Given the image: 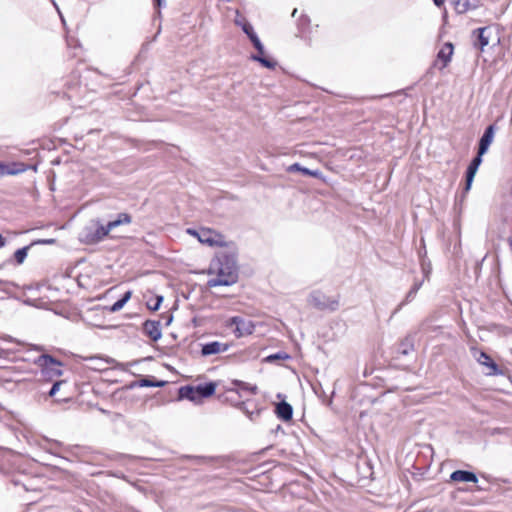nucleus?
<instances>
[{"mask_svg":"<svg viewBox=\"0 0 512 512\" xmlns=\"http://www.w3.org/2000/svg\"><path fill=\"white\" fill-rule=\"evenodd\" d=\"M1 245H2V247L5 245V239L3 237H2Z\"/></svg>","mask_w":512,"mask_h":512,"instance_id":"56","label":"nucleus"},{"mask_svg":"<svg viewBox=\"0 0 512 512\" xmlns=\"http://www.w3.org/2000/svg\"><path fill=\"white\" fill-rule=\"evenodd\" d=\"M310 22L309 18L307 16H301L300 18V25H308Z\"/></svg>","mask_w":512,"mask_h":512,"instance_id":"47","label":"nucleus"},{"mask_svg":"<svg viewBox=\"0 0 512 512\" xmlns=\"http://www.w3.org/2000/svg\"><path fill=\"white\" fill-rule=\"evenodd\" d=\"M454 52V46L451 42H446L437 53V61H441L440 69H444L450 63Z\"/></svg>","mask_w":512,"mask_h":512,"instance_id":"17","label":"nucleus"},{"mask_svg":"<svg viewBox=\"0 0 512 512\" xmlns=\"http://www.w3.org/2000/svg\"><path fill=\"white\" fill-rule=\"evenodd\" d=\"M416 295H417V292H415L414 290L410 289L407 292L404 300L402 302H400L399 305L395 308V310L393 311L392 315H395L396 313H398L402 309V307L404 305L410 303L416 297Z\"/></svg>","mask_w":512,"mask_h":512,"instance_id":"36","label":"nucleus"},{"mask_svg":"<svg viewBox=\"0 0 512 512\" xmlns=\"http://www.w3.org/2000/svg\"><path fill=\"white\" fill-rule=\"evenodd\" d=\"M232 384L237 387L241 391H249L251 394L255 395L258 392V387L256 385H251L242 380H233Z\"/></svg>","mask_w":512,"mask_h":512,"instance_id":"32","label":"nucleus"},{"mask_svg":"<svg viewBox=\"0 0 512 512\" xmlns=\"http://www.w3.org/2000/svg\"><path fill=\"white\" fill-rule=\"evenodd\" d=\"M152 2L153 6L158 10L166 6V0H152ZM158 14L161 15V12L158 11Z\"/></svg>","mask_w":512,"mask_h":512,"instance_id":"42","label":"nucleus"},{"mask_svg":"<svg viewBox=\"0 0 512 512\" xmlns=\"http://www.w3.org/2000/svg\"><path fill=\"white\" fill-rule=\"evenodd\" d=\"M278 431H282V432H283V429H282L281 425H278V426H277V428H276V432H278Z\"/></svg>","mask_w":512,"mask_h":512,"instance_id":"54","label":"nucleus"},{"mask_svg":"<svg viewBox=\"0 0 512 512\" xmlns=\"http://www.w3.org/2000/svg\"><path fill=\"white\" fill-rule=\"evenodd\" d=\"M4 344H15L19 346V342H14L12 337L2 335V388L9 392L15 390L19 392L28 391L33 385L30 378L25 374L31 375L27 369V359L24 358V352L20 349L5 347Z\"/></svg>","mask_w":512,"mask_h":512,"instance_id":"1","label":"nucleus"},{"mask_svg":"<svg viewBox=\"0 0 512 512\" xmlns=\"http://www.w3.org/2000/svg\"><path fill=\"white\" fill-rule=\"evenodd\" d=\"M34 363L41 368V374L45 381L58 380L57 378L63 375L61 367L63 363L50 354H41L35 360Z\"/></svg>","mask_w":512,"mask_h":512,"instance_id":"4","label":"nucleus"},{"mask_svg":"<svg viewBox=\"0 0 512 512\" xmlns=\"http://www.w3.org/2000/svg\"><path fill=\"white\" fill-rule=\"evenodd\" d=\"M414 350V337L412 335H407L398 346V353L401 355H408L410 352Z\"/></svg>","mask_w":512,"mask_h":512,"instance_id":"27","label":"nucleus"},{"mask_svg":"<svg viewBox=\"0 0 512 512\" xmlns=\"http://www.w3.org/2000/svg\"><path fill=\"white\" fill-rule=\"evenodd\" d=\"M187 233L192 236L197 237L199 242L208 244L209 246H214V245L223 246L224 245L222 242L219 243L213 239L212 235L214 232L209 228H202L199 231L194 228H188Z\"/></svg>","mask_w":512,"mask_h":512,"instance_id":"15","label":"nucleus"},{"mask_svg":"<svg viewBox=\"0 0 512 512\" xmlns=\"http://www.w3.org/2000/svg\"><path fill=\"white\" fill-rule=\"evenodd\" d=\"M495 132H496L495 124H490L485 128L482 136L480 137V139L478 141V148H477L478 154L484 156L488 152L489 147L494 140Z\"/></svg>","mask_w":512,"mask_h":512,"instance_id":"10","label":"nucleus"},{"mask_svg":"<svg viewBox=\"0 0 512 512\" xmlns=\"http://www.w3.org/2000/svg\"><path fill=\"white\" fill-rule=\"evenodd\" d=\"M163 300L164 298L162 295H155L147 301V308L151 311H157L160 309Z\"/></svg>","mask_w":512,"mask_h":512,"instance_id":"33","label":"nucleus"},{"mask_svg":"<svg viewBox=\"0 0 512 512\" xmlns=\"http://www.w3.org/2000/svg\"><path fill=\"white\" fill-rule=\"evenodd\" d=\"M182 459L192 461L195 464H205L213 460L212 457H206V456H194V455H183Z\"/></svg>","mask_w":512,"mask_h":512,"instance_id":"37","label":"nucleus"},{"mask_svg":"<svg viewBox=\"0 0 512 512\" xmlns=\"http://www.w3.org/2000/svg\"><path fill=\"white\" fill-rule=\"evenodd\" d=\"M217 384L213 381L200 383L198 385H184L178 389L179 400H189L195 404H200L206 398L215 394Z\"/></svg>","mask_w":512,"mask_h":512,"instance_id":"2","label":"nucleus"},{"mask_svg":"<svg viewBox=\"0 0 512 512\" xmlns=\"http://www.w3.org/2000/svg\"><path fill=\"white\" fill-rule=\"evenodd\" d=\"M132 291H126L118 300H116L109 308L110 312H118L120 311L125 304L131 299Z\"/></svg>","mask_w":512,"mask_h":512,"instance_id":"30","label":"nucleus"},{"mask_svg":"<svg viewBox=\"0 0 512 512\" xmlns=\"http://www.w3.org/2000/svg\"><path fill=\"white\" fill-rule=\"evenodd\" d=\"M213 268L223 269L230 278L234 276L239 277L237 253L233 250L219 252L216 258L212 260L208 274L214 273Z\"/></svg>","mask_w":512,"mask_h":512,"instance_id":"3","label":"nucleus"},{"mask_svg":"<svg viewBox=\"0 0 512 512\" xmlns=\"http://www.w3.org/2000/svg\"><path fill=\"white\" fill-rule=\"evenodd\" d=\"M473 46L481 51L489 44L490 27H479L472 32Z\"/></svg>","mask_w":512,"mask_h":512,"instance_id":"12","label":"nucleus"},{"mask_svg":"<svg viewBox=\"0 0 512 512\" xmlns=\"http://www.w3.org/2000/svg\"><path fill=\"white\" fill-rule=\"evenodd\" d=\"M448 2L458 14L475 9V4L470 3L469 0H448Z\"/></svg>","mask_w":512,"mask_h":512,"instance_id":"26","label":"nucleus"},{"mask_svg":"<svg viewBox=\"0 0 512 512\" xmlns=\"http://www.w3.org/2000/svg\"><path fill=\"white\" fill-rule=\"evenodd\" d=\"M275 414L282 421H290L293 417V407L285 400H282L276 405Z\"/></svg>","mask_w":512,"mask_h":512,"instance_id":"19","label":"nucleus"},{"mask_svg":"<svg viewBox=\"0 0 512 512\" xmlns=\"http://www.w3.org/2000/svg\"><path fill=\"white\" fill-rule=\"evenodd\" d=\"M471 353L479 364L489 369L487 375L496 376L502 374V370L499 368L498 364L485 351L472 347Z\"/></svg>","mask_w":512,"mask_h":512,"instance_id":"7","label":"nucleus"},{"mask_svg":"<svg viewBox=\"0 0 512 512\" xmlns=\"http://www.w3.org/2000/svg\"><path fill=\"white\" fill-rule=\"evenodd\" d=\"M86 360L93 363V365L90 368L95 370V371L106 370L107 369V367H106L107 364H111V363L115 362V360L112 359V358L104 359V358L99 357V356H91V357L86 358Z\"/></svg>","mask_w":512,"mask_h":512,"instance_id":"24","label":"nucleus"},{"mask_svg":"<svg viewBox=\"0 0 512 512\" xmlns=\"http://www.w3.org/2000/svg\"><path fill=\"white\" fill-rule=\"evenodd\" d=\"M249 40L251 41L252 45L254 46V48L257 51V53L255 55H262V54H264V52H265L264 45L261 42V40H260V38L258 37L257 34L254 35L253 37H251Z\"/></svg>","mask_w":512,"mask_h":512,"instance_id":"39","label":"nucleus"},{"mask_svg":"<svg viewBox=\"0 0 512 512\" xmlns=\"http://www.w3.org/2000/svg\"><path fill=\"white\" fill-rule=\"evenodd\" d=\"M3 434H4L6 437H7V436H12V435H14V434H15V431H14V429H13V427H12V426H10V425H6V426L4 427V429H2V435H3Z\"/></svg>","mask_w":512,"mask_h":512,"instance_id":"43","label":"nucleus"},{"mask_svg":"<svg viewBox=\"0 0 512 512\" xmlns=\"http://www.w3.org/2000/svg\"><path fill=\"white\" fill-rule=\"evenodd\" d=\"M289 172H300L304 176H311L314 178H320L322 173L320 170H311L307 167L302 166L299 163H293L288 168Z\"/></svg>","mask_w":512,"mask_h":512,"instance_id":"25","label":"nucleus"},{"mask_svg":"<svg viewBox=\"0 0 512 512\" xmlns=\"http://www.w3.org/2000/svg\"><path fill=\"white\" fill-rule=\"evenodd\" d=\"M423 280H420V281H415L414 284L412 285V287L410 289L414 290L415 292L418 293L419 289L422 287L423 285Z\"/></svg>","mask_w":512,"mask_h":512,"instance_id":"44","label":"nucleus"},{"mask_svg":"<svg viewBox=\"0 0 512 512\" xmlns=\"http://www.w3.org/2000/svg\"><path fill=\"white\" fill-rule=\"evenodd\" d=\"M483 161V155L476 154L470 163L467 166L466 172H465V186H464V193H468L472 187L475 175L482 164Z\"/></svg>","mask_w":512,"mask_h":512,"instance_id":"8","label":"nucleus"},{"mask_svg":"<svg viewBox=\"0 0 512 512\" xmlns=\"http://www.w3.org/2000/svg\"><path fill=\"white\" fill-rule=\"evenodd\" d=\"M288 359H290V355L289 354H287L286 352H283V351H279V352H276L274 354L268 355L265 358V361L267 363H274V362H277V361H280V360H288Z\"/></svg>","mask_w":512,"mask_h":512,"instance_id":"35","label":"nucleus"},{"mask_svg":"<svg viewBox=\"0 0 512 512\" xmlns=\"http://www.w3.org/2000/svg\"><path fill=\"white\" fill-rule=\"evenodd\" d=\"M1 292L2 294H7L8 297H10V292H9V284L8 283H5L2 281V289H1Z\"/></svg>","mask_w":512,"mask_h":512,"instance_id":"45","label":"nucleus"},{"mask_svg":"<svg viewBox=\"0 0 512 512\" xmlns=\"http://www.w3.org/2000/svg\"><path fill=\"white\" fill-rule=\"evenodd\" d=\"M50 1H51V3L53 4V6L55 7V9L57 10V12L59 13V15H60V16H62V15H61V12H60V9H59V6H58V4L56 3V1H55V0H50ZM61 18H63V17H61ZM62 21L64 22V19H62Z\"/></svg>","mask_w":512,"mask_h":512,"instance_id":"48","label":"nucleus"},{"mask_svg":"<svg viewBox=\"0 0 512 512\" xmlns=\"http://www.w3.org/2000/svg\"><path fill=\"white\" fill-rule=\"evenodd\" d=\"M450 480L453 482H471L477 483L478 477L473 471L455 470L450 474Z\"/></svg>","mask_w":512,"mask_h":512,"instance_id":"18","label":"nucleus"},{"mask_svg":"<svg viewBox=\"0 0 512 512\" xmlns=\"http://www.w3.org/2000/svg\"><path fill=\"white\" fill-rule=\"evenodd\" d=\"M213 271L217 274V277L207 281V286L210 288L217 286H232L238 282V276L230 278L227 276V272L223 269L213 268Z\"/></svg>","mask_w":512,"mask_h":512,"instance_id":"11","label":"nucleus"},{"mask_svg":"<svg viewBox=\"0 0 512 512\" xmlns=\"http://www.w3.org/2000/svg\"><path fill=\"white\" fill-rule=\"evenodd\" d=\"M132 222V217L130 214L122 212L119 213L116 217V219L109 221L105 227L107 231L110 233V231L118 226L124 225V224H130Z\"/></svg>","mask_w":512,"mask_h":512,"instance_id":"23","label":"nucleus"},{"mask_svg":"<svg viewBox=\"0 0 512 512\" xmlns=\"http://www.w3.org/2000/svg\"><path fill=\"white\" fill-rule=\"evenodd\" d=\"M135 387H140V386H139V384H138V381H134V382H132V383L129 385V388H130V389H133V388H135Z\"/></svg>","mask_w":512,"mask_h":512,"instance_id":"50","label":"nucleus"},{"mask_svg":"<svg viewBox=\"0 0 512 512\" xmlns=\"http://www.w3.org/2000/svg\"><path fill=\"white\" fill-rule=\"evenodd\" d=\"M236 407L252 421H254L261 412V409H257L254 403L250 401L239 402Z\"/></svg>","mask_w":512,"mask_h":512,"instance_id":"20","label":"nucleus"},{"mask_svg":"<svg viewBox=\"0 0 512 512\" xmlns=\"http://www.w3.org/2000/svg\"><path fill=\"white\" fill-rule=\"evenodd\" d=\"M421 266H422V271H423V274H424V279H428L429 278V274L431 272V264H430V262L426 263L425 260L423 259L422 262H421Z\"/></svg>","mask_w":512,"mask_h":512,"instance_id":"41","label":"nucleus"},{"mask_svg":"<svg viewBox=\"0 0 512 512\" xmlns=\"http://www.w3.org/2000/svg\"><path fill=\"white\" fill-rule=\"evenodd\" d=\"M251 60L260 63L263 67L268 69H274L277 65V62L264 54L262 55H251Z\"/></svg>","mask_w":512,"mask_h":512,"instance_id":"29","label":"nucleus"},{"mask_svg":"<svg viewBox=\"0 0 512 512\" xmlns=\"http://www.w3.org/2000/svg\"><path fill=\"white\" fill-rule=\"evenodd\" d=\"M28 169L37 170L36 165H27L23 162L13 161V162H2V175H18L27 171Z\"/></svg>","mask_w":512,"mask_h":512,"instance_id":"13","label":"nucleus"},{"mask_svg":"<svg viewBox=\"0 0 512 512\" xmlns=\"http://www.w3.org/2000/svg\"><path fill=\"white\" fill-rule=\"evenodd\" d=\"M235 24L239 27H241L242 31L246 34V36L250 39L251 37H253L254 35H256L257 33L254 31V28L253 26L251 25V23L244 17L242 16L239 11L236 12V17H235Z\"/></svg>","mask_w":512,"mask_h":512,"instance_id":"22","label":"nucleus"},{"mask_svg":"<svg viewBox=\"0 0 512 512\" xmlns=\"http://www.w3.org/2000/svg\"><path fill=\"white\" fill-rule=\"evenodd\" d=\"M30 248H31V244L17 249L13 253V255L9 259L6 260V262L8 264H13V265L23 264L25 259L27 258L28 251L30 250Z\"/></svg>","mask_w":512,"mask_h":512,"instance_id":"21","label":"nucleus"},{"mask_svg":"<svg viewBox=\"0 0 512 512\" xmlns=\"http://www.w3.org/2000/svg\"><path fill=\"white\" fill-rule=\"evenodd\" d=\"M22 476L23 475H19V474H17V475H10L8 472H5L4 469L2 468V477L5 478V483H11L14 486L21 485L25 490H27V487L25 486V484L21 480Z\"/></svg>","mask_w":512,"mask_h":512,"instance_id":"31","label":"nucleus"},{"mask_svg":"<svg viewBox=\"0 0 512 512\" xmlns=\"http://www.w3.org/2000/svg\"><path fill=\"white\" fill-rule=\"evenodd\" d=\"M296 13H297V9L295 8V9L293 10V12H292V16H293V17H295Z\"/></svg>","mask_w":512,"mask_h":512,"instance_id":"55","label":"nucleus"},{"mask_svg":"<svg viewBox=\"0 0 512 512\" xmlns=\"http://www.w3.org/2000/svg\"><path fill=\"white\" fill-rule=\"evenodd\" d=\"M143 333L152 341L156 342L161 339V324L158 320H146L142 324Z\"/></svg>","mask_w":512,"mask_h":512,"instance_id":"14","label":"nucleus"},{"mask_svg":"<svg viewBox=\"0 0 512 512\" xmlns=\"http://www.w3.org/2000/svg\"><path fill=\"white\" fill-rule=\"evenodd\" d=\"M140 387H164L167 384L165 380H158L154 376H144L138 380Z\"/></svg>","mask_w":512,"mask_h":512,"instance_id":"28","label":"nucleus"},{"mask_svg":"<svg viewBox=\"0 0 512 512\" xmlns=\"http://www.w3.org/2000/svg\"><path fill=\"white\" fill-rule=\"evenodd\" d=\"M172 319H173V316L170 315L169 318L166 321V325H169L171 323Z\"/></svg>","mask_w":512,"mask_h":512,"instance_id":"53","label":"nucleus"},{"mask_svg":"<svg viewBox=\"0 0 512 512\" xmlns=\"http://www.w3.org/2000/svg\"><path fill=\"white\" fill-rule=\"evenodd\" d=\"M56 242L55 239L53 238H50V239H38V240H35L33 242H31V247L34 246V245H51V244H54Z\"/></svg>","mask_w":512,"mask_h":512,"instance_id":"40","label":"nucleus"},{"mask_svg":"<svg viewBox=\"0 0 512 512\" xmlns=\"http://www.w3.org/2000/svg\"><path fill=\"white\" fill-rule=\"evenodd\" d=\"M432 1L435 4V6H437V7H441L445 2V0H432Z\"/></svg>","mask_w":512,"mask_h":512,"instance_id":"49","label":"nucleus"},{"mask_svg":"<svg viewBox=\"0 0 512 512\" xmlns=\"http://www.w3.org/2000/svg\"><path fill=\"white\" fill-rule=\"evenodd\" d=\"M51 382H52V385H51L50 389L47 391V395L49 397H55L56 394L61 390V387L67 385L66 380H54Z\"/></svg>","mask_w":512,"mask_h":512,"instance_id":"34","label":"nucleus"},{"mask_svg":"<svg viewBox=\"0 0 512 512\" xmlns=\"http://www.w3.org/2000/svg\"><path fill=\"white\" fill-rule=\"evenodd\" d=\"M469 2L475 4V9L479 6V0H469Z\"/></svg>","mask_w":512,"mask_h":512,"instance_id":"52","label":"nucleus"},{"mask_svg":"<svg viewBox=\"0 0 512 512\" xmlns=\"http://www.w3.org/2000/svg\"><path fill=\"white\" fill-rule=\"evenodd\" d=\"M70 399V396L66 393H63L59 398L56 399L58 402H67Z\"/></svg>","mask_w":512,"mask_h":512,"instance_id":"46","label":"nucleus"},{"mask_svg":"<svg viewBox=\"0 0 512 512\" xmlns=\"http://www.w3.org/2000/svg\"><path fill=\"white\" fill-rule=\"evenodd\" d=\"M309 302L318 310L335 311L339 307L338 299L330 298L319 291H314L310 294Z\"/></svg>","mask_w":512,"mask_h":512,"instance_id":"6","label":"nucleus"},{"mask_svg":"<svg viewBox=\"0 0 512 512\" xmlns=\"http://www.w3.org/2000/svg\"><path fill=\"white\" fill-rule=\"evenodd\" d=\"M228 348L229 346L225 343L211 341L202 345L201 354L203 356L215 355L227 351Z\"/></svg>","mask_w":512,"mask_h":512,"instance_id":"16","label":"nucleus"},{"mask_svg":"<svg viewBox=\"0 0 512 512\" xmlns=\"http://www.w3.org/2000/svg\"><path fill=\"white\" fill-rule=\"evenodd\" d=\"M229 325L235 326L234 334L238 338L252 334L255 329V326L251 321L245 320L240 316L231 317Z\"/></svg>","mask_w":512,"mask_h":512,"instance_id":"9","label":"nucleus"},{"mask_svg":"<svg viewBox=\"0 0 512 512\" xmlns=\"http://www.w3.org/2000/svg\"><path fill=\"white\" fill-rule=\"evenodd\" d=\"M109 232L99 219L93 220L90 225L85 226L79 233L78 239L86 245H95L103 241Z\"/></svg>","mask_w":512,"mask_h":512,"instance_id":"5","label":"nucleus"},{"mask_svg":"<svg viewBox=\"0 0 512 512\" xmlns=\"http://www.w3.org/2000/svg\"><path fill=\"white\" fill-rule=\"evenodd\" d=\"M486 433L489 435V436H496V435H506V436H511V429L510 428H499V427H496V428H488L486 430Z\"/></svg>","mask_w":512,"mask_h":512,"instance_id":"38","label":"nucleus"},{"mask_svg":"<svg viewBox=\"0 0 512 512\" xmlns=\"http://www.w3.org/2000/svg\"><path fill=\"white\" fill-rule=\"evenodd\" d=\"M1 451H2V459H3V458H4V452H8V453H10V452H11V449L2 447V448H1Z\"/></svg>","mask_w":512,"mask_h":512,"instance_id":"51","label":"nucleus"}]
</instances>
